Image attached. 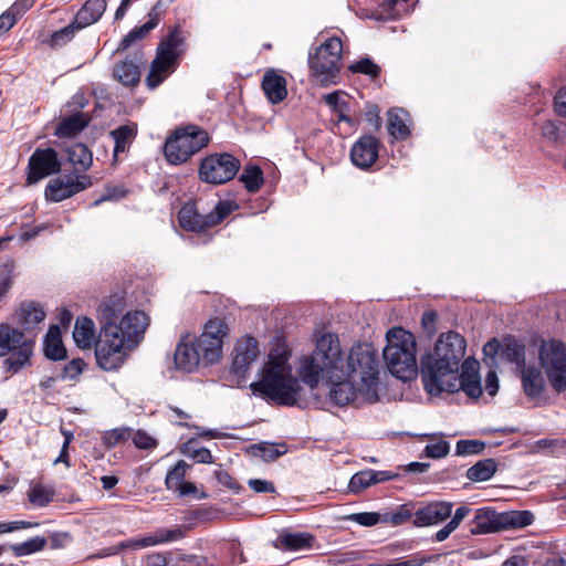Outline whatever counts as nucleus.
<instances>
[{
    "mask_svg": "<svg viewBox=\"0 0 566 566\" xmlns=\"http://www.w3.org/2000/svg\"><path fill=\"white\" fill-rule=\"evenodd\" d=\"M126 300L114 294L97 306L96 317L101 325L95 342L97 365L106 371L120 368L129 354L137 348L149 326L150 318L143 311H129L124 315Z\"/></svg>",
    "mask_w": 566,
    "mask_h": 566,
    "instance_id": "obj_1",
    "label": "nucleus"
},
{
    "mask_svg": "<svg viewBox=\"0 0 566 566\" xmlns=\"http://www.w3.org/2000/svg\"><path fill=\"white\" fill-rule=\"evenodd\" d=\"M290 358L291 352L284 344L271 348L259 380L250 385L252 392L277 405L302 406L306 401L307 390L293 374Z\"/></svg>",
    "mask_w": 566,
    "mask_h": 566,
    "instance_id": "obj_2",
    "label": "nucleus"
},
{
    "mask_svg": "<svg viewBox=\"0 0 566 566\" xmlns=\"http://www.w3.org/2000/svg\"><path fill=\"white\" fill-rule=\"evenodd\" d=\"M465 348V339L459 333L448 332L441 334L433 350L421 358V379L430 396L454 388L455 374L460 371Z\"/></svg>",
    "mask_w": 566,
    "mask_h": 566,
    "instance_id": "obj_3",
    "label": "nucleus"
},
{
    "mask_svg": "<svg viewBox=\"0 0 566 566\" xmlns=\"http://www.w3.org/2000/svg\"><path fill=\"white\" fill-rule=\"evenodd\" d=\"M347 354L343 350L338 335L323 333L316 339L312 355L305 357L300 366L302 380L312 391L321 379H339L345 377Z\"/></svg>",
    "mask_w": 566,
    "mask_h": 566,
    "instance_id": "obj_4",
    "label": "nucleus"
},
{
    "mask_svg": "<svg viewBox=\"0 0 566 566\" xmlns=\"http://www.w3.org/2000/svg\"><path fill=\"white\" fill-rule=\"evenodd\" d=\"M382 355L391 375L403 381L417 375V340L412 333L402 327H392L386 333Z\"/></svg>",
    "mask_w": 566,
    "mask_h": 566,
    "instance_id": "obj_5",
    "label": "nucleus"
},
{
    "mask_svg": "<svg viewBox=\"0 0 566 566\" xmlns=\"http://www.w3.org/2000/svg\"><path fill=\"white\" fill-rule=\"evenodd\" d=\"M379 359L376 349L368 343L352 346L346 356L345 376L363 385V395L367 399L379 398Z\"/></svg>",
    "mask_w": 566,
    "mask_h": 566,
    "instance_id": "obj_6",
    "label": "nucleus"
},
{
    "mask_svg": "<svg viewBox=\"0 0 566 566\" xmlns=\"http://www.w3.org/2000/svg\"><path fill=\"white\" fill-rule=\"evenodd\" d=\"M185 41L186 36L179 28H175L163 38L146 77L149 88H156L178 67V61L185 53Z\"/></svg>",
    "mask_w": 566,
    "mask_h": 566,
    "instance_id": "obj_7",
    "label": "nucleus"
},
{
    "mask_svg": "<svg viewBox=\"0 0 566 566\" xmlns=\"http://www.w3.org/2000/svg\"><path fill=\"white\" fill-rule=\"evenodd\" d=\"M343 44L336 36L328 38L315 53H310L308 65L315 81L323 86L336 84L342 66Z\"/></svg>",
    "mask_w": 566,
    "mask_h": 566,
    "instance_id": "obj_8",
    "label": "nucleus"
},
{
    "mask_svg": "<svg viewBox=\"0 0 566 566\" xmlns=\"http://www.w3.org/2000/svg\"><path fill=\"white\" fill-rule=\"evenodd\" d=\"M208 143L209 135L206 130L196 125H188L177 128L167 138L164 154L169 164L180 165L207 146Z\"/></svg>",
    "mask_w": 566,
    "mask_h": 566,
    "instance_id": "obj_9",
    "label": "nucleus"
},
{
    "mask_svg": "<svg viewBox=\"0 0 566 566\" xmlns=\"http://www.w3.org/2000/svg\"><path fill=\"white\" fill-rule=\"evenodd\" d=\"M211 321L205 325V331L199 337L186 335L179 340L175 350L176 369L191 373L201 363H210L212 353V333L209 331Z\"/></svg>",
    "mask_w": 566,
    "mask_h": 566,
    "instance_id": "obj_10",
    "label": "nucleus"
},
{
    "mask_svg": "<svg viewBox=\"0 0 566 566\" xmlns=\"http://www.w3.org/2000/svg\"><path fill=\"white\" fill-rule=\"evenodd\" d=\"M34 340L24 332L8 323H0V357H9L4 360L7 369L17 373L30 364Z\"/></svg>",
    "mask_w": 566,
    "mask_h": 566,
    "instance_id": "obj_11",
    "label": "nucleus"
},
{
    "mask_svg": "<svg viewBox=\"0 0 566 566\" xmlns=\"http://www.w3.org/2000/svg\"><path fill=\"white\" fill-rule=\"evenodd\" d=\"M534 520V514L527 510L499 513L492 507H480L474 512L471 531L523 528L532 525Z\"/></svg>",
    "mask_w": 566,
    "mask_h": 566,
    "instance_id": "obj_12",
    "label": "nucleus"
},
{
    "mask_svg": "<svg viewBox=\"0 0 566 566\" xmlns=\"http://www.w3.org/2000/svg\"><path fill=\"white\" fill-rule=\"evenodd\" d=\"M538 359L549 385L556 392L566 390V344L556 340H543L538 349Z\"/></svg>",
    "mask_w": 566,
    "mask_h": 566,
    "instance_id": "obj_13",
    "label": "nucleus"
},
{
    "mask_svg": "<svg viewBox=\"0 0 566 566\" xmlns=\"http://www.w3.org/2000/svg\"><path fill=\"white\" fill-rule=\"evenodd\" d=\"M329 389H328V398L336 406H347L355 405L360 406L364 403H374L378 401L379 398L367 399L363 395V385L358 384V381H354L348 376H345L339 379H324Z\"/></svg>",
    "mask_w": 566,
    "mask_h": 566,
    "instance_id": "obj_14",
    "label": "nucleus"
},
{
    "mask_svg": "<svg viewBox=\"0 0 566 566\" xmlns=\"http://www.w3.org/2000/svg\"><path fill=\"white\" fill-rule=\"evenodd\" d=\"M259 355V343L254 337L243 336L239 338L232 352L231 373L237 376L238 379H243ZM240 380H238V384Z\"/></svg>",
    "mask_w": 566,
    "mask_h": 566,
    "instance_id": "obj_15",
    "label": "nucleus"
},
{
    "mask_svg": "<svg viewBox=\"0 0 566 566\" xmlns=\"http://www.w3.org/2000/svg\"><path fill=\"white\" fill-rule=\"evenodd\" d=\"M92 181L87 175L76 177H59L52 179L45 188V198L53 202H60L80 191L91 187Z\"/></svg>",
    "mask_w": 566,
    "mask_h": 566,
    "instance_id": "obj_16",
    "label": "nucleus"
},
{
    "mask_svg": "<svg viewBox=\"0 0 566 566\" xmlns=\"http://www.w3.org/2000/svg\"><path fill=\"white\" fill-rule=\"evenodd\" d=\"M61 164L52 148L36 149L29 159L28 182L35 184L41 179L59 172Z\"/></svg>",
    "mask_w": 566,
    "mask_h": 566,
    "instance_id": "obj_17",
    "label": "nucleus"
},
{
    "mask_svg": "<svg viewBox=\"0 0 566 566\" xmlns=\"http://www.w3.org/2000/svg\"><path fill=\"white\" fill-rule=\"evenodd\" d=\"M46 313L43 306L34 301H24L12 314L13 323L21 328L27 336H32L40 329V324L45 319Z\"/></svg>",
    "mask_w": 566,
    "mask_h": 566,
    "instance_id": "obj_18",
    "label": "nucleus"
},
{
    "mask_svg": "<svg viewBox=\"0 0 566 566\" xmlns=\"http://www.w3.org/2000/svg\"><path fill=\"white\" fill-rule=\"evenodd\" d=\"M453 389H443V392L464 391L470 398L478 399L482 395V387L479 376V361L474 358H467L462 361L461 373L455 374Z\"/></svg>",
    "mask_w": 566,
    "mask_h": 566,
    "instance_id": "obj_19",
    "label": "nucleus"
},
{
    "mask_svg": "<svg viewBox=\"0 0 566 566\" xmlns=\"http://www.w3.org/2000/svg\"><path fill=\"white\" fill-rule=\"evenodd\" d=\"M452 506L450 502L437 501L419 507L415 512L413 525L416 527L437 525L451 516Z\"/></svg>",
    "mask_w": 566,
    "mask_h": 566,
    "instance_id": "obj_20",
    "label": "nucleus"
},
{
    "mask_svg": "<svg viewBox=\"0 0 566 566\" xmlns=\"http://www.w3.org/2000/svg\"><path fill=\"white\" fill-rule=\"evenodd\" d=\"M379 143L370 135L360 137L352 147L350 158L355 166L367 169L378 158Z\"/></svg>",
    "mask_w": 566,
    "mask_h": 566,
    "instance_id": "obj_21",
    "label": "nucleus"
},
{
    "mask_svg": "<svg viewBox=\"0 0 566 566\" xmlns=\"http://www.w3.org/2000/svg\"><path fill=\"white\" fill-rule=\"evenodd\" d=\"M189 468L190 465L186 461H178L166 475L165 482L167 489L178 493L179 496L195 495L198 493V489L192 482H185Z\"/></svg>",
    "mask_w": 566,
    "mask_h": 566,
    "instance_id": "obj_22",
    "label": "nucleus"
},
{
    "mask_svg": "<svg viewBox=\"0 0 566 566\" xmlns=\"http://www.w3.org/2000/svg\"><path fill=\"white\" fill-rule=\"evenodd\" d=\"M178 220L184 229L198 233L206 232L212 223L210 214L199 213L197 202L186 203L178 213Z\"/></svg>",
    "mask_w": 566,
    "mask_h": 566,
    "instance_id": "obj_23",
    "label": "nucleus"
},
{
    "mask_svg": "<svg viewBox=\"0 0 566 566\" xmlns=\"http://www.w3.org/2000/svg\"><path fill=\"white\" fill-rule=\"evenodd\" d=\"M520 370L523 391L526 397L539 398L546 387L545 377L542 370L535 365H523Z\"/></svg>",
    "mask_w": 566,
    "mask_h": 566,
    "instance_id": "obj_24",
    "label": "nucleus"
},
{
    "mask_svg": "<svg viewBox=\"0 0 566 566\" xmlns=\"http://www.w3.org/2000/svg\"><path fill=\"white\" fill-rule=\"evenodd\" d=\"M240 169V161L228 153L214 154V185L233 179Z\"/></svg>",
    "mask_w": 566,
    "mask_h": 566,
    "instance_id": "obj_25",
    "label": "nucleus"
},
{
    "mask_svg": "<svg viewBox=\"0 0 566 566\" xmlns=\"http://www.w3.org/2000/svg\"><path fill=\"white\" fill-rule=\"evenodd\" d=\"M181 534L182 533L167 532V533H159V534L151 535V536H143V537H138V538L123 541L118 544V548L114 549L109 554H115L118 551H124V549L137 551V549L146 548L149 546H154L157 544L169 543V542L178 539L180 537L179 535H181Z\"/></svg>",
    "mask_w": 566,
    "mask_h": 566,
    "instance_id": "obj_26",
    "label": "nucleus"
},
{
    "mask_svg": "<svg viewBox=\"0 0 566 566\" xmlns=\"http://www.w3.org/2000/svg\"><path fill=\"white\" fill-rule=\"evenodd\" d=\"M160 21V13L153 8L148 13V21L143 25L133 29L118 44L116 52H122L130 48L137 41L145 39L151 30H154Z\"/></svg>",
    "mask_w": 566,
    "mask_h": 566,
    "instance_id": "obj_27",
    "label": "nucleus"
},
{
    "mask_svg": "<svg viewBox=\"0 0 566 566\" xmlns=\"http://www.w3.org/2000/svg\"><path fill=\"white\" fill-rule=\"evenodd\" d=\"M262 90L272 104H277L287 95L286 80L275 71H268L262 81Z\"/></svg>",
    "mask_w": 566,
    "mask_h": 566,
    "instance_id": "obj_28",
    "label": "nucleus"
},
{
    "mask_svg": "<svg viewBox=\"0 0 566 566\" xmlns=\"http://www.w3.org/2000/svg\"><path fill=\"white\" fill-rule=\"evenodd\" d=\"M312 533H280L274 546L281 551H300L314 546Z\"/></svg>",
    "mask_w": 566,
    "mask_h": 566,
    "instance_id": "obj_29",
    "label": "nucleus"
},
{
    "mask_svg": "<svg viewBox=\"0 0 566 566\" xmlns=\"http://www.w3.org/2000/svg\"><path fill=\"white\" fill-rule=\"evenodd\" d=\"M106 10V0H87L75 15L77 28H85L98 21Z\"/></svg>",
    "mask_w": 566,
    "mask_h": 566,
    "instance_id": "obj_30",
    "label": "nucleus"
},
{
    "mask_svg": "<svg viewBox=\"0 0 566 566\" xmlns=\"http://www.w3.org/2000/svg\"><path fill=\"white\" fill-rule=\"evenodd\" d=\"M73 338L80 348H91L95 342V324L93 319L86 316L78 317L74 325Z\"/></svg>",
    "mask_w": 566,
    "mask_h": 566,
    "instance_id": "obj_31",
    "label": "nucleus"
},
{
    "mask_svg": "<svg viewBox=\"0 0 566 566\" xmlns=\"http://www.w3.org/2000/svg\"><path fill=\"white\" fill-rule=\"evenodd\" d=\"M388 133L396 139H406L410 129L408 126L409 114L402 108H394L387 113Z\"/></svg>",
    "mask_w": 566,
    "mask_h": 566,
    "instance_id": "obj_32",
    "label": "nucleus"
},
{
    "mask_svg": "<svg viewBox=\"0 0 566 566\" xmlns=\"http://www.w3.org/2000/svg\"><path fill=\"white\" fill-rule=\"evenodd\" d=\"M44 354L52 360H61L66 357V349L62 343L61 331L57 325H52L45 335Z\"/></svg>",
    "mask_w": 566,
    "mask_h": 566,
    "instance_id": "obj_33",
    "label": "nucleus"
},
{
    "mask_svg": "<svg viewBox=\"0 0 566 566\" xmlns=\"http://www.w3.org/2000/svg\"><path fill=\"white\" fill-rule=\"evenodd\" d=\"M137 134V126L135 124H127L117 127L111 132L114 139V158L117 159L120 154L126 153Z\"/></svg>",
    "mask_w": 566,
    "mask_h": 566,
    "instance_id": "obj_34",
    "label": "nucleus"
},
{
    "mask_svg": "<svg viewBox=\"0 0 566 566\" xmlns=\"http://www.w3.org/2000/svg\"><path fill=\"white\" fill-rule=\"evenodd\" d=\"M88 124V117L83 113H76L61 119L55 128L59 137H71L83 130Z\"/></svg>",
    "mask_w": 566,
    "mask_h": 566,
    "instance_id": "obj_35",
    "label": "nucleus"
},
{
    "mask_svg": "<svg viewBox=\"0 0 566 566\" xmlns=\"http://www.w3.org/2000/svg\"><path fill=\"white\" fill-rule=\"evenodd\" d=\"M67 160L75 170L85 171L92 166L93 154L84 144L76 143L67 148Z\"/></svg>",
    "mask_w": 566,
    "mask_h": 566,
    "instance_id": "obj_36",
    "label": "nucleus"
},
{
    "mask_svg": "<svg viewBox=\"0 0 566 566\" xmlns=\"http://www.w3.org/2000/svg\"><path fill=\"white\" fill-rule=\"evenodd\" d=\"M415 512L413 503L398 505L391 511L382 512V524L392 527L400 526L415 516Z\"/></svg>",
    "mask_w": 566,
    "mask_h": 566,
    "instance_id": "obj_37",
    "label": "nucleus"
},
{
    "mask_svg": "<svg viewBox=\"0 0 566 566\" xmlns=\"http://www.w3.org/2000/svg\"><path fill=\"white\" fill-rule=\"evenodd\" d=\"M113 74L114 77L125 86H134L140 78L138 65L127 60L116 64Z\"/></svg>",
    "mask_w": 566,
    "mask_h": 566,
    "instance_id": "obj_38",
    "label": "nucleus"
},
{
    "mask_svg": "<svg viewBox=\"0 0 566 566\" xmlns=\"http://www.w3.org/2000/svg\"><path fill=\"white\" fill-rule=\"evenodd\" d=\"M497 465L494 459H484L472 465L467 478L473 482H484L490 480L496 472Z\"/></svg>",
    "mask_w": 566,
    "mask_h": 566,
    "instance_id": "obj_39",
    "label": "nucleus"
},
{
    "mask_svg": "<svg viewBox=\"0 0 566 566\" xmlns=\"http://www.w3.org/2000/svg\"><path fill=\"white\" fill-rule=\"evenodd\" d=\"M27 495L33 506L44 507L53 501L55 492L52 486L32 483Z\"/></svg>",
    "mask_w": 566,
    "mask_h": 566,
    "instance_id": "obj_40",
    "label": "nucleus"
},
{
    "mask_svg": "<svg viewBox=\"0 0 566 566\" xmlns=\"http://www.w3.org/2000/svg\"><path fill=\"white\" fill-rule=\"evenodd\" d=\"M240 181L249 192H256L263 185V171L259 166H245L240 176Z\"/></svg>",
    "mask_w": 566,
    "mask_h": 566,
    "instance_id": "obj_41",
    "label": "nucleus"
},
{
    "mask_svg": "<svg viewBox=\"0 0 566 566\" xmlns=\"http://www.w3.org/2000/svg\"><path fill=\"white\" fill-rule=\"evenodd\" d=\"M502 357L516 365L517 369L525 364V346L517 340H510L505 344L501 353Z\"/></svg>",
    "mask_w": 566,
    "mask_h": 566,
    "instance_id": "obj_42",
    "label": "nucleus"
},
{
    "mask_svg": "<svg viewBox=\"0 0 566 566\" xmlns=\"http://www.w3.org/2000/svg\"><path fill=\"white\" fill-rule=\"evenodd\" d=\"M44 545V537L34 536L23 543L10 545L9 548L13 552L14 556L20 557L42 551Z\"/></svg>",
    "mask_w": 566,
    "mask_h": 566,
    "instance_id": "obj_43",
    "label": "nucleus"
},
{
    "mask_svg": "<svg viewBox=\"0 0 566 566\" xmlns=\"http://www.w3.org/2000/svg\"><path fill=\"white\" fill-rule=\"evenodd\" d=\"M343 521H352L364 527H373L377 524H382V513L380 512H361L345 515Z\"/></svg>",
    "mask_w": 566,
    "mask_h": 566,
    "instance_id": "obj_44",
    "label": "nucleus"
},
{
    "mask_svg": "<svg viewBox=\"0 0 566 566\" xmlns=\"http://www.w3.org/2000/svg\"><path fill=\"white\" fill-rule=\"evenodd\" d=\"M374 476L375 474L373 470L360 471L354 474L349 481V490L354 493L361 492L363 490L375 484Z\"/></svg>",
    "mask_w": 566,
    "mask_h": 566,
    "instance_id": "obj_45",
    "label": "nucleus"
},
{
    "mask_svg": "<svg viewBox=\"0 0 566 566\" xmlns=\"http://www.w3.org/2000/svg\"><path fill=\"white\" fill-rule=\"evenodd\" d=\"M230 334L229 323L227 318H214V360L222 356V339Z\"/></svg>",
    "mask_w": 566,
    "mask_h": 566,
    "instance_id": "obj_46",
    "label": "nucleus"
},
{
    "mask_svg": "<svg viewBox=\"0 0 566 566\" xmlns=\"http://www.w3.org/2000/svg\"><path fill=\"white\" fill-rule=\"evenodd\" d=\"M184 453L201 463H208L212 459L210 450L198 447L193 440L185 443Z\"/></svg>",
    "mask_w": 566,
    "mask_h": 566,
    "instance_id": "obj_47",
    "label": "nucleus"
},
{
    "mask_svg": "<svg viewBox=\"0 0 566 566\" xmlns=\"http://www.w3.org/2000/svg\"><path fill=\"white\" fill-rule=\"evenodd\" d=\"M82 28H77V23L75 21L72 24L66 25L65 28L54 32L51 36V44L53 46H62L70 42L75 32L81 30Z\"/></svg>",
    "mask_w": 566,
    "mask_h": 566,
    "instance_id": "obj_48",
    "label": "nucleus"
},
{
    "mask_svg": "<svg viewBox=\"0 0 566 566\" xmlns=\"http://www.w3.org/2000/svg\"><path fill=\"white\" fill-rule=\"evenodd\" d=\"M167 418L178 426L190 427L192 424V415L186 410H182L178 407H168L166 412Z\"/></svg>",
    "mask_w": 566,
    "mask_h": 566,
    "instance_id": "obj_49",
    "label": "nucleus"
},
{
    "mask_svg": "<svg viewBox=\"0 0 566 566\" xmlns=\"http://www.w3.org/2000/svg\"><path fill=\"white\" fill-rule=\"evenodd\" d=\"M353 73H361L371 77H377L380 72V67L369 59H363L349 66Z\"/></svg>",
    "mask_w": 566,
    "mask_h": 566,
    "instance_id": "obj_50",
    "label": "nucleus"
},
{
    "mask_svg": "<svg viewBox=\"0 0 566 566\" xmlns=\"http://www.w3.org/2000/svg\"><path fill=\"white\" fill-rule=\"evenodd\" d=\"M239 209L234 200H221L214 207V224L224 220L231 212Z\"/></svg>",
    "mask_w": 566,
    "mask_h": 566,
    "instance_id": "obj_51",
    "label": "nucleus"
},
{
    "mask_svg": "<svg viewBox=\"0 0 566 566\" xmlns=\"http://www.w3.org/2000/svg\"><path fill=\"white\" fill-rule=\"evenodd\" d=\"M484 443L476 440H460L457 443L458 454H476L483 451Z\"/></svg>",
    "mask_w": 566,
    "mask_h": 566,
    "instance_id": "obj_52",
    "label": "nucleus"
},
{
    "mask_svg": "<svg viewBox=\"0 0 566 566\" xmlns=\"http://www.w3.org/2000/svg\"><path fill=\"white\" fill-rule=\"evenodd\" d=\"M450 451V446L447 441L440 440L434 443L426 446L424 452L427 457L432 459H440L446 457Z\"/></svg>",
    "mask_w": 566,
    "mask_h": 566,
    "instance_id": "obj_53",
    "label": "nucleus"
},
{
    "mask_svg": "<svg viewBox=\"0 0 566 566\" xmlns=\"http://www.w3.org/2000/svg\"><path fill=\"white\" fill-rule=\"evenodd\" d=\"M129 433L127 429H113L106 431L103 436V441L107 447H114L128 438Z\"/></svg>",
    "mask_w": 566,
    "mask_h": 566,
    "instance_id": "obj_54",
    "label": "nucleus"
},
{
    "mask_svg": "<svg viewBox=\"0 0 566 566\" xmlns=\"http://www.w3.org/2000/svg\"><path fill=\"white\" fill-rule=\"evenodd\" d=\"M471 513V509L467 505L459 506L454 514L451 515L450 522L446 525L442 531H455L462 523L464 518L469 516Z\"/></svg>",
    "mask_w": 566,
    "mask_h": 566,
    "instance_id": "obj_55",
    "label": "nucleus"
},
{
    "mask_svg": "<svg viewBox=\"0 0 566 566\" xmlns=\"http://www.w3.org/2000/svg\"><path fill=\"white\" fill-rule=\"evenodd\" d=\"M248 485L255 493H274L275 486L273 482L262 479H250Z\"/></svg>",
    "mask_w": 566,
    "mask_h": 566,
    "instance_id": "obj_56",
    "label": "nucleus"
},
{
    "mask_svg": "<svg viewBox=\"0 0 566 566\" xmlns=\"http://www.w3.org/2000/svg\"><path fill=\"white\" fill-rule=\"evenodd\" d=\"M214 476L216 479L218 480V482L228 488L229 490H231L232 492L234 493H239L240 490H241V486L239 485V483L232 478L230 476L227 472L224 471H214Z\"/></svg>",
    "mask_w": 566,
    "mask_h": 566,
    "instance_id": "obj_57",
    "label": "nucleus"
},
{
    "mask_svg": "<svg viewBox=\"0 0 566 566\" xmlns=\"http://www.w3.org/2000/svg\"><path fill=\"white\" fill-rule=\"evenodd\" d=\"M84 366L85 363L82 359L71 360L63 369L64 377L70 379L76 378L83 371Z\"/></svg>",
    "mask_w": 566,
    "mask_h": 566,
    "instance_id": "obj_58",
    "label": "nucleus"
},
{
    "mask_svg": "<svg viewBox=\"0 0 566 566\" xmlns=\"http://www.w3.org/2000/svg\"><path fill=\"white\" fill-rule=\"evenodd\" d=\"M133 440L138 449H151L156 446L155 439L144 431H137Z\"/></svg>",
    "mask_w": 566,
    "mask_h": 566,
    "instance_id": "obj_59",
    "label": "nucleus"
},
{
    "mask_svg": "<svg viewBox=\"0 0 566 566\" xmlns=\"http://www.w3.org/2000/svg\"><path fill=\"white\" fill-rule=\"evenodd\" d=\"M34 0H17L8 10L18 20L22 17L32 6Z\"/></svg>",
    "mask_w": 566,
    "mask_h": 566,
    "instance_id": "obj_60",
    "label": "nucleus"
},
{
    "mask_svg": "<svg viewBox=\"0 0 566 566\" xmlns=\"http://www.w3.org/2000/svg\"><path fill=\"white\" fill-rule=\"evenodd\" d=\"M542 136L549 142H557L559 138V127L556 123L548 120L542 127Z\"/></svg>",
    "mask_w": 566,
    "mask_h": 566,
    "instance_id": "obj_61",
    "label": "nucleus"
},
{
    "mask_svg": "<svg viewBox=\"0 0 566 566\" xmlns=\"http://www.w3.org/2000/svg\"><path fill=\"white\" fill-rule=\"evenodd\" d=\"M199 177L202 181L212 182V156H207L200 164Z\"/></svg>",
    "mask_w": 566,
    "mask_h": 566,
    "instance_id": "obj_62",
    "label": "nucleus"
},
{
    "mask_svg": "<svg viewBox=\"0 0 566 566\" xmlns=\"http://www.w3.org/2000/svg\"><path fill=\"white\" fill-rule=\"evenodd\" d=\"M554 111L557 115L566 117V87L560 88L554 98Z\"/></svg>",
    "mask_w": 566,
    "mask_h": 566,
    "instance_id": "obj_63",
    "label": "nucleus"
},
{
    "mask_svg": "<svg viewBox=\"0 0 566 566\" xmlns=\"http://www.w3.org/2000/svg\"><path fill=\"white\" fill-rule=\"evenodd\" d=\"M324 101L332 108L333 113L347 104L339 92H333L325 95Z\"/></svg>",
    "mask_w": 566,
    "mask_h": 566,
    "instance_id": "obj_64",
    "label": "nucleus"
}]
</instances>
